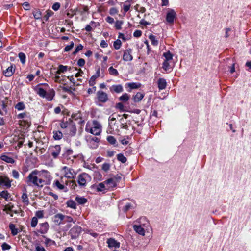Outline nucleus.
Instances as JSON below:
<instances>
[{
	"label": "nucleus",
	"instance_id": "nucleus-13",
	"mask_svg": "<svg viewBox=\"0 0 251 251\" xmlns=\"http://www.w3.org/2000/svg\"><path fill=\"white\" fill-rule=\"evenodd\" d=\"M106 243L108 244V247L109 248H118L120 247V242L116 241L115 239L112 238H110L107 239Z\"/></svg>",
	"mask_w": 251,
	"mask_h": 251
},
{
	"label": "nucleus",
	"instance_id": "nucleus-14",
	"mask_svg": "<svg viewBox=\"0 0 251 251\" xmlns=\"http://www.w3.org/2000/svg\"><path fill=\"white\" fill-rule=\"evenodd\" d=\"M110 91L112 93H120L124 91L123 87L121 84L113 85L109 88Z\"/></svg>",
	"mask_w": 251,
	"mask_h": 251
},
{
	"label": "nucleus",
	"instance_id": "nucleus-31",
	"mask_svg": "<svg viewBox=\"0 0 251 251\" xmlns=\"http://www.w3.org/2000/svg\"><path fill=\"white\" fill-rule=\"evenodd\" d=\"M53 184L55 186H56L59 190H63L65 189L64 190V192H67L68 191V189L67 188V187H65V186L61 184L58 180H55Z\"/></svg>",
	"mask_w": 251,
	"mask_h": 251
},
{
	"label": "nucleus",
	"instance_id": "nucleus-61",
	"mask_svg": "<svg viewBox=\"0 0 251 251\" xmlns=\"http://www.w3.org/2000/svg\"><path fill=\"white\" fill-rule=\"evenodd\" d=\"M132 206V204L130 203H128L126 204L124 207H123V211L124 212H126L127 211L129 210V209L131 208Z\"/></svg>",
	"mask_w": 251,
	"mask_h": 251
},
{
	"label": "nucleus",
	"instance_id": "nucleus-63",
	"mask_svg": "<svg viewBox=\"0 0 251 251\" xmlns=\"http://www.w3.org/2000/svg\"><path fill=\"white\" fill-rule=\"evenodd\" d=\"M85 64V61L84 59L80 58L78 60L77 64L80 67H83Z\"/></svg>",
	"mask_w": 251,
	"mask_h": 251
},
{
	"label": "nucleus",
	"instance_id": "nucleus-34",
	"mask_svg": "<svg viewBox=\"0 0 251 251\" xmlns=\"http://www.w3.org/2000/svg\"><path fill=\"white\" fill-rule=\"evenodd\" d=\"M67 205L68 207L75 209L76 208V203L75 201L72 200H70L67 201Z\"/></svg>",
	"mask_w": 251,
	"mask_h": 251
},
{
	"label": "nucleus",
	"instance_id": "nucleus-20",
	"mask_svg": "<svg viewBox=\"0 0 251 251\" xmlns=\"http://www.w3.org/2000/svg\"><path fill=\"white\" fill-rule=\"evenodd\" d=\"M144 94L141 92H137L136 94L133 97V100L134 102H140L144 97Z\"/></svg>",
	"mask_w": 251,
	"mask_h": 251
},
{
	"label": "nucleus",
	"instance_id": "nucleus-37",
	"mask_svg": "<svg viewBox=\"0 0 251 251\" xmlns=\"http://www.w3.org/2000/svg\"><path fill=\"white\" fill-rule=\"evenodd\" d=\"M117 159L122 163H125L127 161L126 158L122 153L117 155Z\"/></svg>",
	"mask_w": 251,
	"mask_h": 251
},
{
	"label": "nucleus",
	"instance_id": "nucleus-64",
	"mask_svg": "<svg viewBox=\"0 0 251 251\" xmlns=\"http://www.w3.org/2000/svg\"><path fill=\"white\" fill-rule=\"evenodd\" d=\"M117 9L115 7H112L110 9L109 13L111 15H115L118 13Z\"/></svg>",
	"mask_w": 251,
	"mask_h": 251
},
{
	"label": "nucleus",
	"instance_id": "nucleus-57",
	"mask_svg": "<svg viewBox=\"0 0 251 251\" xmlns=\"http://www.w3.org/2000/svg\"><path fill=\"white\" fill-rule=\"evenodd\" d=\"M2 250L3 251L9 250L11 248V246L7 243L4 242L1 245Z\"/></svg>",
	"mask_w": 251,
	"mask_h": 251
},
{
	"label": "nucleus",
	"instance_id": "nucleus-48",
	"mask_svg": "<svg viewBox=\"0 0 251 251\" xmlns=\"http://www.w3.org/2000/svg\"><path fill=\"white\" fill-rule=\"evenodd\" d=\"M123 22L122 21L117 20L115 22V28L117 30L121 29L122 28L121 26L123 25Z\"/></svg>",
	"mask_w": 251,
	"mask_h": 251
},
{
	"label": "nucleus",
	"instance_id": "nucleus-51",
	"mask_svg": "<svg viewBox=\"0 0 251 251\" xmlns=\"http://www.w3.org/2000/svg\"><path fill=\"white\" fill-rule=\"evenodd\" d=\"M38 223V219L36 217H34L32 218L31 222V226L32 227H35Z\"/></svg>",
	"mask_w": 251,
	"mask_h": 251
},
{
	"label": "nucleus",
	"instance_id": "nucleus-40",
	"mask_svg": "<svg viewBox=\"0 0 251 251\" xmlns=\"http://www.w3.org/2000/svg\"><path fill=\"white\" fill-rule=\"evenodd\" d=\"M18 57L20 58L21 63L23 64H25V58H26V56H25V54L24 53H23V52H20L18 54Z\"/></svg>",
	"mask_w": 251,
	"mask_h": 251
},
{
	"label": "nucleus",
	"instance_id": "nucleus-17",
	"mask_svg": "<svg viewBox=\"0 0 251 251\" xmlns=\"http://www.w3.org/2000/svg\"><path fill=\"white\" fill-rule=\"evenodd\" d=\"M157 85L159 90L165 89L167 85L166 80L163 78H159L157 80Z\"/></svg>",
	"mask_w": 251,
	"mask_h": 251
},
{
	"label": "nucleus",
	"instance_id": "nucleus-29",
	"mask_svg": "<svg viewBox=\"0 0 251 251\" xmlns=\"http://www.w3.org/2000/svg\"><path fill=\"white\" fill-rule=\"evenodd\" d=\"M22 202L25 203L26 205H28L29 204V200L27 194L26 192L23 193L21 197Z\"/></svg>",
	"mask_w": 251,
	"mask_h": 251
},
{
	"label": "nucleus",
	"instance_id": "nucleus-38",
	"mask_svg": "<svg viewBox=\"0 0 251 251\" xmlns=\"http://www.w3.org/2000/svg\"><path fill=\"white\" fill-rule=\"evenodd\" d=\"M109 73L110 75H113L115 76H118L119 75V73L118 71L114 68L113 67H110L108 69Z\"/></svg>",
	"mask_w": 251,
	"mask_h": 251
},
{
	"label": "nucleus",
	"instance_id": "nucleus-54",
	"mask_svg": "<svg viewBox=\"0 0 251 251\" xmlns=\"http://www.w3.org/2000/svg\"><path fill=\"white\" fill-rule=\"evenodd\" d=\"M110 167V165L107 163H104L102 166V169L105 172H107Z\"/></svg>",
	"mask_w": 251,
	"mask_h": 251
},
{
	"label": "nucleus",
	"instance_id": "nucleus-12",
	"mask_svg": "<svg viewBox=\"0 0 251 251\" xmlns=\"http://www.w3.org/2000/svg\"><path fill=\"white\" fill-rule=\"evenodd\" d=\"M15 71V66L12 64L10 67H8L6 70L3 71V74L6 77L11 76Z\"/></svg>",
	"mask_w": 251,
	"mask_h": 251
},
{
	"label": "nucleus",
	"instance_id": "nucleus-7",
	"mask_svg": "<svg viewBox=\"0 0 251 251\" xmlns=\"http://www.w3.org/2000/svg\"><path fill=\"white\" fill-rule=\"evenodd\" d=\"M97 99L99 102L106 103L109 100L108 95L102 90H99L97 92Z\"/></svg>",
	"mask_w": 251,
	"mask_h": 251
},
{
	"label": "nucleus",
	"instance_id": "nucleus-26",
	"mask_svg": "<svg viewBox=\"0 0 251 251\" xmlns=\"http://www.w3.org/2000/svg\"><path fill=\"white\" fill-rule=\"evenodd\" d=\"M75 200L79 204H84L87 202V199L84 197L77 196L75 197Z\"/></svg>",
	"mask_w": 251,
	"mask_h": 251
},
{
	"label": "nucleus",
	"instance_id": "nucleus-3",
	"mask_svg": "<svg viewBox=\"0 0 251 251\" xmlns=\"http://www.w3.org/2000/svg\"><path fill=\"white\" fill-rule=\"evenodd\" d=\"M93 127L89 128L87 126L85 127V131L87 132L95 135H99L101 132V126L100 123L97 120L93 121Z\"/></svg>",
	"mask_w": 251,
	"mask_h": 251
},
{
	"label": "nucleus",
	"instance_id": "nucleus-27",
	"mask_svg": "<svg viewBox=\"0 0 251 251\" xmlns=\"http://www.w3.org/2000/svg\"><path fill=\"white\" fill-rule=\"evenodd\" d=\"M14 207L13 204H12L11 203H9L6 205L4 207V209H3L4 211H6V213L8 214V211H13L14 213H18V212L16 211H13L12 209Z\"/></svg>",
	"mask_w": 251,
	"mask_h": 251
},
{
	"label": "nucleus",
	"instance_id": "nucleus-55",
	"mask_svg": "<svg viewBox=\"0 0 251 251\" xmlns=\"http://www.w3.org/2000/svg\"><path fill=\"white\" fill-rule=\"evenodd\" d=\"M131 7L130 4L126 3L124 4L123 6V10L124 11L125 14L130 9Z\"/></svg>",
	"mask_w": 251,
	"mask_h": 251
},
{
	"label": "nucleus",
	"instance_id": "nucleus-36",
	"mask_svg": "<svg viewBox=\"0 0 251 251\" xmlns=\"http://www.w3.org/2000/svg\"><path fill=\"white\" fill-rule=\"evenodd\" d=\"M15 109L18 110H23L25 109V106L23 102H19L17 103L15 106Z\"/></svg>",
	"mask_w": 251,
	"mask_h": 251
},
{
	"label": "nucleus",
	"instance_id": "nucleus-41",
	"mask_svg": "<svg viewBox=\"0 0 251 251\" xmlns=\"http://www.w3.org/2000/svg\"><path fill=\"white\" fill-rule=\"evenodd\" d=\"M122 45V42L120 39H117L114 42L113 46L116 50H118L120 48Z\"/></svg>",
	"mask_w": 251,
	"mask_h": 251
},
{
	"label": "nucleus",
	"instance_id": "nucleus-43",
	"mask_svg": "<svg viewBox=\"0 0 251 251\" xmlns=\"http://www.w3.org/2000/svg\"><path fill=\"white\" fill-rule=\"evenodd\" d=\"M66 184L72 189H75V187H77V184L73 180L68 181Z\"/></svg>",
	"mask_w": 251,
	"mask_h": 251
},
{
	"label": "nucleus",
	"instance_id": "nucleus-35",
	"mask_svg": "<svg viewBox=\"0 0 251 251\" xmlns=\"http://www.w3.org/2000/svg\"><path fill=\"white\" fill-rule=\"evenodd\" d=\"M149 38L150 40L151 44L153 46H157L158 44V41L156 40L155 36L152 34H151L149 36Z\"/></svg>",
	"mask_w": 251,
	"mask_h": 251
},
{
	"label": "nucleus",
	"instance_id": "nucleus-39",
	"mask_svg": "<svg viewBox=\"0 0 251 251\" xmlns=\"http://www.w3.org/2000/svg\"><path fill=\"white\" fill-rule=\"evenodd\" d=\"M163 56L165 58V61H169L172 59L173 55L171 54L170 51H167L163 54Z\"/></svg>",
	"mask_w": 251,
	"mask_h": 251
},
{
	"label": "nucleus",
	"instance_id": "nucleus-6",
	"mask_svg": "<svg viewBox=\"0 0 251 251\" xmlns=\"http://www.w3.org/2000/svg\"><path fill=\"white\" fill-rule=\"evenodd\" d=\"M48 151L54 158H56L60 154L61 147L59 145L51 146L49 148Z\"/></svg>",
	"mask_w": 251,
	"mask_h": 251
},
{
	"label": "nucleus",
	"instance_id": "nucleus-62",
	"mask_svg": "<svg viewBox=\"0 0 251 251\" xmlns=\"http://www.w3.org/2000/svg\"><path fill=\"white\" fill-rule=\"evenodd\" d=\"M142 31L140 30H136L133 33V36L135 37H139L142 35Z\"/></svg>",
	"mask_w": 251,
	"mask_h": 251
},
{
	"label": "nucleus",
	"instance_id": "nucleus-60",
	"mask_svg": "<svg viewBox=\"0 0 251 251\" xmlns=\"http://www.w3.org/2000/svg\"><path fill=\"white\" fill-rule=\"evenodd\" d=\"M60 7V4L59 2L54 3L52 6V8L54 11H57Z\"/></svg>",
	"mask_w": 251,
	"mask_h": 251
},
{
	"label": "nucleus",
	"instance_id": "nucleus-30",
	"mask_svg": "<svg viewBox=\"0 0 251 251\" xmlns=\"http://www.w3.org/2000/svg\"><path fill=\"white\" fill-rule=\"evenodd\" d=\"M33 15L35 19L39 20L42 19V13L38 9H35L33 11Z\"/></svg>",
	"mask_w": 251,
	"mask_h": 251
},
{
	"label": "nucleus",
	"instance_id": "nucleus-16",
	"mask_svg": "<svg viewBox=\"0 0 251 251\" xmlns=\"http://www.w3.org/2000/svg\"><path fill=\"white\" fill-rule=\"evenodd\" d=\"M104 183L107 185L108 188H113L117 185L116 182L113 178H109L104 181Z\"/></svg>",
	"mask_w": 251,
	"mask_h": 251
},
{
	"label": "nucleus",
	"instance_id": "nucleus-32",
	"mask_svg": "<svg viewBox=\"0 0 251 251\" xmlns=\"http://www.w3.org/2000/svg\"><path fill=\"white\" fill-rule=\"evenodd\" d=\"M45 238V243L47 246H50L55 245V242L50 239L47 238L45 236H43Z\"/></svg>",
	"mask_w": 251,
	"mask_h": 251
},
{
	"label": "nucleus",
	"instance_id": "nucleus-1",
	"mask_svg": "<svg viewBox=\"0 0 251 251\" xmlns=\"http://www.w3.org/2000/svg\"><path fill=\"white\" fill-rule=\"evenodd\" d=\"M37 93L41 97L46 98L48 101H51L55 94V91L53 89H50L48 92L43 88L40 87L37 90Z\"/></svg>",
	"mask_w": 251,
	"mask_h": 251
},
{
	"label": "nucleus",
	"instance_id": "nucleus-58",
	"mask_svg": "<svg viewBox=\"0 0 251 251\" xmlns=\"http://www.w3.org/2000/svg\"><path fill=\"white\" fill-rule=\"evenodd\" d=\"M76 132V128L75 127V125H72L71 128L70 129V133L71 135L74 136Z\"/></svg>",
	"mask_w": 251,
	"mask_h": 251
},
{
	"label": "nucleus",
	"instance_id": "nucleus-52",
	"mask_svg": "<svg viewBox=\"0 0 251 251\" xmlns=\"http://www.w3.org/2000/svg\"><path fill=\"white\" fill-rule=\"evenodd\" d=\"M83 48V46L81 44L78 45L75 48V50L73 52V54L75 55L78 52L82 50Z\"/></svg>",
	"mask_w": 251,
	"mask_h": 251
},
{
	"label": "nucleus",
	"instance_id": "nucleus-45",
	"mask_svg": "<svg viewBox=\"0 0 251 251\" xmlns=\"http://www.w3.org/2000/svg\"><path fill=\"white\" fill-rule=\"evenodd\" d=\"M107 140L110 144H111L112 145H115L116 142V140L115 138V137L114 136H111V135L108 136L107 137Z\"/></svg>",
	"mask_w": 251,
	"mask_h": 251
},
{
	"label": "nucleus",
	"instance_id": "nucleus-59",
	"mask_svg": "<svg viewBox=\"0 0 251 251\" xmlns=\"http://www.w3.org/2000/svg\"><path fill=\"white\" fill-rule=\"evenodd\" d=\"M116 108L119 109L121 111H124V105L122 102H119L116 103L115 106Z\"/></svg>",
	"mask_w": 251,
	"mask_h": 251
},
{
	"label": "nucleus",
	"instance_id": "nucleus-19",
	"mask_svg": "<svg viewBox=\"0 0 251 251\" xmlns=\"http://www.w3.org/2000/svg\"><path fill=\"white\" fill-rule=\"evenodd\" d=\"M65 218V216L62 214L58 213L54 216V222L57 225H59L62 221Z\"/></svg>",
	"mask_w": 251,
	"mask_h": 251
},
{
	"label": "nucleus",
	"instance_id": "nucleus-23",
	"mask_svg": "<svg viewBox=\"0 0 251 251\" xmlns=\"http://www.w3.org/2000/svg\"><path fill=\"white\" fill-rule=\"evenodd\" d=\"M0 158L2 160H3L8 163L13 164L15 162V161L13 158L9 157L6 155H1L0 157Z\"/></svg>",
	"mask_w": 251,
	"mask_h": 251
},
{
	"label": "nucleus",
	"instance_id": "nucleus-33",
	"mask_svg": "<svg viewBox=\"0 0 251 251\" xmlns=\"http://www.w3.org/2000/svg\"><path fill=\"white\" fill-rule=\"evenodd\" d=\"M0 196L4 198L6 201H8L10 197V194L7 191L4 190L0 192Z\"/></svg>",
	"mask_w": 251,
	"mask_h": 251
},
{
	"label": "nucleus",
	"instance_id": "nucleus-46",
	"mask_svg": "<svg viewBox=\"0 0 251 251\" xmlns=\"http://www.w3.org/2000/svg\"><path fill=\"white\" fill-rule=\"evenodd\" d=\"M162 68L166 71H168L170 70V64L168 62V61H164L162 64Z\"/></svg>",
	"mask_w": 251,
	"mask_h": 251
},
{
	"label": "nucleus",
	"instance_id": "nucleus-56",
	"mask_svg": "<svg viewBox=\"0 0 251 251\" xmlns=\"http://www.w3.org/2000/svg\"><path fill=\"white\" fill-rule=\"evenodd\" d=\"M12 176L15 179H18L19 178V173L16 170H13L12 172Z\"/></svg>",
	"mask_w": 251,
	"mask_h": 251
},
{
	"label": "nucleus",
	"instance_id": "nucleus-24",
	"mask_svg": "<svg viewBox=\"0 0 251 251\" xmlns=\"http://www.w3.org/2000/svg\"><path fill=\"white\" fill-rule=\"evenodd\" d=\"M130 95L125 93L119 98V100L122 102H126L130 99Z\"/></svg>",
	"mask_w": 251,
	"mask_h": 251
},
{
	"label": "nucleus",
	"instance_id": "nucleus-15",
	"mask_svg": "<svg viewBox=\"0 0 251 251\" xmlns=\"http://www.w3.org/2000/svg\"><path fill=\"white\" fill-rule=\"evenodd\" d=\"M39 226L40 227V229H38V232L42 234H44L48 232L49 226L47 222L40 224Z\"/></svg>",
	"mask_w": 251,
	"mask_h": 251
},
{
	"label": "nucleus",
	"instance_id": "nucleus-21",
	"mask_svg": "<svg viewBox=\"0 0 251 251\" xmlns=\"http://www.w3.org/2000/svg\"><path fill=\"white\" fill-rule=\"evenodd\" d=\"M69 69V70L71 69V67L68 68L67 66H64L63 65H59L58 66V69L57 71L55 72V74H61V73H63L67 71Z\"/></svg>",
	"mask_w": 251,
	"mask_h": 251
},
{
	"label": "nucleus",
	"instance_id": "nucleus-28",
	"mask_svg": "<svg viewBox=\"0 0 251 251\" xmlns=\"http://www.w3.org/2000/svg\"><path fill=\"white\" fill-rule=\"evenodd\" d=\"M53 139L55 140H60L63 137L62 133L60 131H53Z\"/></svg>",
	"mask_w": 251,
	"mask_h": 251
},
{
	"label": "nucleus",
	"instance_id": "nucleus-11",
	"mask_svg": "<svg viewBox=\"0 0 251 251\" xmlns=\"http://www.w3.org/2000/svg\"><path fill=\"white\" fill-rule=\"evenodd\" d=\"M132 49H128L124 52L123 59L125 61H130L132 60L133 57L131 55Z\"/></svg>",
	"mask_w": 251,
	"mask_h": 251
},
{
	"label": "nucleus",
	"instance_id": "nucleus-53",
	"mask_svg": "<svg viewBox=\"0 0 251 251\" xmlns=\"http://www.w3.org/2000/svg\"><path fill=\"white\" fill-rule=\"evenodd\" d=\"M35 217L38 218H42L44 217L43 210L37 211L35 213Z\"/></svg>",
	"mask_w": 251,
	"mask_h": 251
},
{
	"label": "nucleus",
	"instance_id": "nucleus-10",
	"mask_svg": "<svg viewBox=\"0 0 251 251\" xmlns=\"http://www.w3.org/2000/svg\"><path fill=\"white\" fill-rule=\"evenodd\" d=\"M65 172V176L68 178H74L75 177V173L73 169L68 168L66 166L63 167Z\"/></svg>",
	"mask_w": 251,
	"mask_h": 251
},
{
	"label": "nucleus",
	"instance_id": "nucleus-42",
	"mask_svg": "<svg viewBox=\"0 0 251 251\" xmlns=\"http://www.w3.org/2000/svg\"><path fill=\"white\" fill-rule=\"evenodd\" d=\"M46 12V14L43 17V20L47 22L49 20V17L53 15V12L51 10H47Z\"/></svg>",
	"mask_w": 251,
	"mask_h": 251
},
{
	"label": "nucleus",
	"instance_id": "nucleus-44",
	"mask_svg": "<svg viewBox=\"0 0 251 251\" xmlns=\"http://www.w3.org/2000/svg\"><path fill=\"white\" fill-rule=\"evenodd\" d=\"M127 85L128 87L130 88L131 89H134L138 88L140 87V84H138L137 83L135 82H132L127 83Z\"/></svg>",
	"mask_w": 251,
	"mask_h": 251
},
{
	"label": "nucleus",
	"instance_id": "nucleus-5",
	"mask_svg": "<svg viewBox=\"0 0 251 251\" xmlns=\"http://www.w3.org/2000/svg\"><path fill=\"white\" fill-rule=\"evenodd\" d=\"M91 179V177L89 174L83 173L78 176L77 181L79 186L84 187L86 186L87 181H90Z\"/></svg>",
	"mask_w": 251,
	"mask_h": 251
},
{
	"label": "nucleus",
	"instance_id": "nucleus-49",
	"mask_svg": "<svg viewBox=\"0 0 251 251\" xmlns=\"http://www.w3.org/2000/svg\"><path fill=\"white\" fill-rule=\"evenodd\" d=\"M74 46V42L73 41L71 42L69 45H67L65 47L64 49V51L68 52L70 51L73 48Z\"/></svg>",
	"mask_w": 251,
	"mask_h": 251
},
{
	"label": "nucleus",
	"instance_id": "nucleus-8",
	"mask_svg": "<svg viewBox=\"0 0 251 251\" xmlns=\"http://www.w3.org/2000/svg\"><path fill=\"white\" fill-rule=\"evenodd\" d=\"M12 181V180H10L6 176H0V185L5 186L7 188L11 187V183Z\"/></svg>",
	"mask_w": 251,
	"mask_h": 251
},
{
	"label": "nucleus",
	"instance_id": "nucleus-25",
	"mask_svg": "<svg viewBox=\"0 0 251 251\" xmlns=\"http://www.w3.org/2000/svg\"><path fill=\"white\" fill-rule=\"evenodd\" d=\"M9 227L13 236H15L18 234V228H16V226L14 224L10 223L9 225Z\"/></svg>",
	"mask_w": 251,
	"mask_h": 251
},
{
	"label": "nucleus",
	"instance_id": "nucleus-22",
	"mask_svg": "<svg viewBox=\"0 0 251 251\" xmlns=\"http://www.w3.org/2000/svg\"><path fill=\"white\" fill-rule=\"evenodd\" d=\"M133 227L134 230L139 234L141 235H144L145 230L140 225H134Z\"/></svg>",
	"mask_w": 251,
	"mask_h": 251
},
{
	"label": "nucleus",
	"instance_id": "nucleus-4",
	"mask_svg": "<svg viewBox=\"0 0 251 251\" xmlns=\"http://www.w3.org/2000/svg\"><path fill=\"white\" fill-rule=\"evenodd\" d=\"M82 231L81 227L79 226H75L70 230L69 235H70L72 239H76L79 236Z\"/></svg>",
	"mask_w": 251,
	"mask_h": 251
},
{
	"label": "nucleus",
	"instance_id": "nucleus-9",
	"mask_svg": "<svg viewBox=\"0 0 251 251\" xmlns=\"http://www.w3.org/2000/svg\"><path fill=\"white\" fill-rule=\"evenodd\" d=\"M176 16V12L173 9H169L166 15V21L169 23H173Z\"/></svg>",
	"mask_w": 251,
	"mask_h": 251
},
{
	"label": "nucleus",
	"instance_id": "nucleus-50",
	"mask_svg": "<svg viewBox=\"0 0 251 251\" xmlns=\"http://www.w3.org/2000/svg\"><path fill=\"white\" fill-rule=\"evenodd\" d=\"M97 78L95 76H92L89 81V84L90 86H93L96 83V79Z\"/></svg>",
	"mask_w": 251,
	"mask_h": 251
},
{
	"label": "nucleus",
	"instance_id": "nucleus-2",
	"mask_svg": "<svg viewBox=\"0 0 251 251\" xmlns=\"http://www.w3.org/2000/svg\"><path fill=\"white\" fill-rule=\"evenodd\" d=\"M40 176L39 171L37 170L32 171L27 177L26 183L30 186L32 184L34 186H39L38 184V177Z\"/></svg>",
	"mask_w": 251,
	"mask_h": 251
},
{
	"label": "nucleus",
	"instance_id": "nucleus-47",
	"mask_svg": "<svg viewBox=\"0 0 251 251\" xmlns=\"http://www.w3.org/2000/svg\"><path fill=\"white\" fill-rule=\"evenodd\" d=\"M38 184L39 186H37L38 187L42 188L44 185L47 184L46 181L41 178H38Z\"/></svg>",
	"mask_w": 251,
	"mask_h": 251
},
{
	"label": "nucleus",
	"instance_id": "nucleus-18",
	"mask_svg": "<svg viewBox=\"0 0 251 251\" xmlns=\"http://www.w3.org/2000/svg\"><path fill=\"white\" fill-rule=\"evenodd\" d=\"M91 188L96 189L97 192H101L105 189V183L103 182L102 183H100L98 185L94 184L91 186Z\"/></svg>",
	"mask_w": 251,
	"mask_h": 251
}]
</instances>
